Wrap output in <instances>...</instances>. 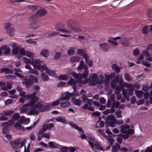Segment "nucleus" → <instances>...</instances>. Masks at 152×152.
<instances>
[{"label":"nucleus","instance_id":"obj_15","mask_svg":"<svg viewBox=\"0 0 152 152\" xmlns=\"http://www.w3.org/2000/svg\"><path fill=\"white\" fill-rule=\"evenodd\" d=\"M84 58H85L86 64H88L89 67H91L93 64L92 61L91 60L89 59V56L88 54H86L84 56Z\"/></svg>","mask_w":152,"mask_h":152},{"label":"nucleus","instance_id":"obj_33","mask_svg":"<svg viewBox=\"0 0 152 152\" xmlns=\"http://www.w3.org/2000/svg\"><path fill=\"white\" fill-rule=\"evenodd\" d=\"M148 26H145L142 29L141 32L144 35H147L149 32V30L147 29Z\"/></svg>","mask_w":152,"mask_h":152},{"label":"nucleus","instance_id":"obj_51","mask_svg":"<svg viewBox=\"0 0 152 152\" xmlns=\"http://www.w3.org/2000/svg\"><path fill=\"white\" fill-rule=\"evenodd\" d=\"M121 111L120 110L117 111L115 112V114L117 118H121Z\"/></svg>","mask_w":152,"mask_h":152},{"label":"nucleus","instance_id":"obj_10","mask_svg":"<svg viewBox=\"0 0 152 152\" xmlns=\"http://www.w3.org/2000/svg\"><path fill=\"white\" fill-rule=\"evenodd\" d=\"M101 49L104 51L107 52L109 50V47L107 42H104L99 44Z\"/></svg>","mask_w":152,"mask_h":152},{"label":"nucleus","instance_id":"obj_62","mask_svg":"<svg viewBox=\"0 0 152 152\" xmlns=\"http://www.w3.org/2000/svg\"><path fill=\"white\" fill-rule=\"evenodd\" d=\"M113 103H114V107H115V108H118L120 105L119 102L118 101L113 102Z\"/></svg>","mask_w":152,"mask_h":152},{"label":"nucleus","instance_id":"obj_21","mask_svg":"<svg viewBox=\"0 0 152 152\" xmlns=\"http://www.w3.org/2000/svg\"><path fill=\"white\" fill-rule=\"evenodd\" d=\"M60 104L61 107L63 108L69 107L70 105V103L68 101H66L64 102L60 103L58 101V104Z\"/></svg>","mask_w":152,"mask_h":152},{"label":"nucleus","instance_id":"obj_14","mask_svg":"<svg viewBox=\"0 0 152 152\" xmlns=\"http://www.w3.org/2000/svg\"><path fill=\"white\" fill-rule=\"evenodd\" d=\"M64 27V25L63 24L61 23H59L58 25V31L63 32H65L66 33H69L70 32V31L67 30L63 29Z\"/></svg>","mask_w":152,"mask_h":152},{"label":"nucleus","instance_id":"obj_26","mask_svg":"<svg viewBox=\"0 0 152 152\" xmlns=\"http://www.w3.org/2000/svg\"><path fill=\"white\" fill-rule=\"evenodd\" d=\"M40 55L45 58L47 57L49 55L48 50L45 49L42 50L41 52Z\"/></svg>","mask_w":152,"mask_h":152},{"label":"nucleus","instance_id":"obj_7","mask_svg":"<svg viewBox=\"0 0 152 152\" xmlns=\"http://www.w3.org/2000/svg\"><path fill=\"white\" fill-rule=\"evenodd\" d=\"M106 126H107V124L110 122L116 121L115 117L113 114L108 115L105 119Z\"/></svg>","mask_w":152,"mask_h":152},{"label":"nucleus","instance_id":"obj_5","mask_svg":"<svg viewBox=\"0 0 152 152\" xmlns=\"http://www.w3.org/2000/svg\"><path fill=\"white\" fill-rule=\"evenodd\" d=\"M37 93V92L36 91L32 93L31 95L27 94L26 95V92L23 91L22 92H21L19 93V95L21 97L25 98L27 100L32 99V101H37L39 99V98L36 96Z\"/></svg>","mask_w":152,"mask_h":152},{"label":"nucleus","instance_id":"obj_53","mask_svg":"<svg viewBox=\"0 0 152 152\" xmlns=\"http://www.w3.org/2000/svg\"><path fill=\"white\" fill-rule=\"evenodd\" d=\"M60 148V151L61 152H67L68 150V147L61 146V148Z\"/></svg>","mask_w":152,"mask_h":152},{"label":"nucleus","instance_id":"obj_23","mask_svg":"<svg viewBox=\"0 0 152 152\" xmlns=\"http://www.w3.org/2000/svg\"><path fill=\"white\" fill-rule=\"evenodd\" d=\"M72 100L74 105L79 106L81 104V101L80 99L72 97Z\"/></svg>","mask_w":152,"mask_h":152},{"label":"nucleus","instance_id":"obj_41","mask_svg":"<svg viewBox=\"0 0 152 152\" xmlns=\"http://www.w3.org/2000/svg\"><path fill=\"white\" fill-rule=\"evenodd\" d=\"M18 53L20 56H25L26 52L24 48H20V49Z\"/></svg>","mask_w":152,"mask_h":152},{"label":"nucleus","instance_id":"obj_46","mask_svg":"<svg viewBox=\"0 0 152 152\" xmlns=\"http://www.w3.org/2000/svg\"><path fill=\"white\" fill-rule=\"evenodd\" d=\"M12 118L15 121L18 120L20 117L19 114L17 113H14L12 116Z\"/></svg>","mask_w":152,"mask_h":152},{"label":"nucleus","instance_id":"obj_3","mask_svg":"<svg viewBox=\"0 0 152 152\" xmlns=\"http://www.w3.org/2000/svg\"><path fill=\"white\" fill-rule=\"evenodd\" d=\"M10 144L11 148L14 150L17 149L18 148H21L25 145L24 140L22 141V139L20 138L11 141Z\"/></svg>","mask_w":152,"mask_h":152},{"label":"nucleus","instance_id":"obj_29","mask_svg":"<svg viewBox=\"0 0 152 152\" xmlns=\"http://www.w3.org/2000/svg\"><path fill=\"white\" fill-rule=\"evenodd\" d=\"M16 92V91L15 89H13L9 91V94L11 95L10 97L12 98L15 99L17 97V95H15V94Z\"/></svg>","mask_w":152,"mask_h":152},{"label":"nucleus","instance_id":"obj_31","mask_svg":"<svg viewBox=\"0 0 152 152\" xmlns=\"http://www.w3.org/2000/svg\"><path fill=\"white\" fill-rule=\"evenodd\" d=\"M88 74V71H84L83 73L80 75V79L82 78H86L87 77Z\"/></svg>","mask_w":152,"mask_h":152},{"label":"nucleus","instance_id":"obj_32","mask_svg":"<svg viewBox=\"0 0 152 152\" xmlns=\"http://www.w3.org/2000/svg\"><path fill=\"white\" fill-rule=\"evenodd\" d=\"M70 93L67 91L65 92V95L63 96L62 98V101L66 100H69L70 99Z\"/></svg>","mask_w":152,"mask_h":152},{"label":"nucleus","instance_id":"obj_50","mask_svg":"<svg viewBox=\"0 0 152 152\" xmlns=\"http://www.w3.org/2000/svg\"><path fill=\"white\" fill-rule=\"evenodd\" d=\"M75 51L72 49H69L67 51V54L68 55L70 56L75 54Z\"/></svg>","mask_w":152,"mask_h":152},{"label":"nucleus","instance_id":"obj_11","mask_svg":"<svg viewBox=\"0 0 152 152\" xmlns=\"http://www.w3.org/2000/svg\"><path fill=\"white\" fill-rule=\"evenodd\" d=\"M10 45L12 47H14L12 50V54L14 55H17L20 49L19 46H17L15 47V43H13V44Z\"/></svg>","mask_w":152,"mask_h":152},{"label":"nucleus","instance_id":"obj_56","mask_svg":"<svg viewBox=\"0 0 152 152\" xmlns=\"http://www.w3.org/2000/svg\"><path fill=\"white\" fill-rule=\"evenodd\" d=\"M71 74L73 76L77 79H80V75L76 73L75 72H72Z\"/></svg>","mask_w":152,"mask_h":152},{"label":"nucleus","instance_id":"obj_4","mask_svg":"<svg viewBox=\"0 0 152 152\" xmlns=\"http://www.w3.org/2000/svg\"><path fill=\"white\" fill-rule=\"evenodd\" d=\"M37 102L32 101V99L30 100L29 102L25 104L20 108V112L21 113H26L30 109V111L32 107L35 104V103Z\"/></svg>","mask_w":152,"mask_h":152},{"label":"nucleus","instance_id":"obj_40","mask_svg":"<svg viewBox=\"0 0 152 152\" xmlns=\"http://www.w3.org/2000/svg\"><path fill=\"white\" fill-rule=\"evenodd\" d=\"M77 25L76 26H73L72 28H71L70 29L76 32H78L81 31V28H79Z\"/></svg>","mask_w":152,"mask_h":152},{"label":"nucleus","instance_id":"obj_61","mask_svg":"<svg viewBox=\"0 0 152 152\" xmlns=\"http://www.w3.org/2000/svg\"><path fill=\"white\" fill-rule=\"evenodd\" d=\"M142 63L143 65L147 67H150L151 66V64L143 60L142 61Z\"/></svg>","mask_w":152,"mask_h":152},{"label":"nucleus","instance_id":"obj_63","mask_svg":"<svg viewBox=\"0 0 152 152\" xmlns=\"http://www.w3.org/2000/svg\"><path fill=\"white\" fill-rule=\"evenodd\" d=\"M25 118V117H24V116H21L18 121L21 124H23L24 123Z\"/></svg>","mask_w":152,"mask_h":152},{"label":"nucleus","instance_id":"obj_9","mask_svg":"<svg viewBox=\"0 0 152 152\" xmlns=\"http://www.w3.org/2000/svg\"><path fill=\"white\" fill-rule=\"evenodd\" d=\"M120 42L122 45L126 47L128 46L130 44L129 39L126 37H124Z\"/></svg>","mask_w":152,"mask_h":152},{"label":"nucleus","instance_id":"obj_55","mask_svg":"<svg viewBox=\"0 0 152 152\" xmlns=\"http://www.w3.org/2000/svg\"><path fill=\"white\" fill-rule=\"evenodd\" d=\"M142 91H139L138 90H136L135 91V94L136 96L137 97H140L142 95Z\"/></svg>","mask_w":152,"mask_h":152},{"label":"nucleus","instance_id":"obj_20","mask_svg":"<svg viewBox=\"0 0 152 152\" xmlns=\"http://www.w3.org/2000/svg\"><path fill=\"white\" fill-rule=\"evenodd\" d=\"M12 83L11 82H7V86H3V87H1V88L3 90H7L8 89H10L12 88Z\"/></svg>","mask_w":152,"mask_h":152},{"label":"nucleus","instance_id":"obj_44","mask_svg":"<svg viewBox=\"0 0 152 152\" xmlns=\"http://www.w3.org/2000/svg\"><path fill=\"white\" fill-rule=\"evenodd\" d=\"M29 77L35 83H37L38 81V79L37 77L33 75H30Z\"/></svg>","mask_w":152,"mask_h":152},{"label":"nucleus","instance_id":"obj_48","mask_svg":"<svg viewBox=\"0 0 152 152\" xmlns=\"http://www.w3.org/2000/svg\"><path fill=\"white\" fill-rule=\"evenodd\" d=\"M12 24L11 23H5L4 27L6 29V31L10 28Z\"/></svg>","mask_w":152,"mask_h":152},{"label":"nucleus","instance_id":"obj_39","mask_svg":"<svg viewBox=\"0 0 152 152\" xmlns=\"http://www.w3.org/2000/svg\"><path fill=\"white\" fill-rule=\"evenodd\" d=\"M58 79L59 80H68L67 76L66 75H60L58 77Z\"/></svg>","mask_w":152,"mask_h":152},{"label":"nucleus","instance_id":"obj_24","mask_svg":"<svg viewBox=\"0 0 152 152\" xmlns=\"http://www.w3.org/2000/svg\"><path fill=\"white\" fill-rule=\"evenodd\" d=\"M14 112L13 110L4 111L2 112L1 114L7 116H10L13 114Z\"/></svg>","mask_w":152,"mask_h":152},{"label":"nucleus","instance_id":"obj_28","mask_svg":"<svg viewBox=\"0 0 152 152\" xmlns=\"http://www.w3.org/2000/svg\"><path fill=\"white\" fill-rule=\"evenodd\" d=\"M80 60V58L77 56H72L70 59L71 62H78Z\"/></svg>","mask_w":152,"mask_h":152},{"label":"nucleus","instance_id":"obj_12","mask_svg":"<svg viewBox=\"0 0 152 152\" xmlns=\"http://www.w3.org/2000/svg\"><path fill=\"white\" fill-rule=\"evenodd\" d=\"M36 12V15H39V16H43L45 15L47 12L46 10L43 9L39 8Z\"/></svg>","mask_w":152,"mask_h":152},{"label":"nucleus","instance_id":"obj_8","mask_svg":"<svg viewBox=\"0 0 152 152\" xmlns=\"http://www.w3.org/2000/svg\"><path fill=\"white\" fill-rule=\"evenodd\" d=\"M22 83L25 85L26 88H31L33 84V81L29 79H25L23 80Z\"/></svg>","mask_w":152,"mask_h":152},{"label":"nucleus","instance_id":"obj_17","mask_svg":"<svg viewBox=\"0 0 152 152\" xmlns=\"http://www.w3.org/2000/svg\"><path fill=\"white\" fill-rule=\"evenodd\" d=\"M40 61L39 59H36L35 60L34 62H33L32 63V64L34 67V68L36 69H38L40 70L39 69H37L36 67H39L40 68V66H44V65H42L39 64L40 63Z\"/></svg>","mask_w":152,"mask_h":152},{"label":"nucleus","instance_id":"obj_52","mask_svg":"<svg viewBox=\"0 0 152 152\" xmlns=\"http://www.w3.org/2000/svg\"><path fill=\"white\" fill-rule=\"evenodd\" d=\"M116 82L115 81V80H112L110 82V86L112 88H115V86H116V85L115 84Z\"/></svg>","mask_w":152,"mask_h":152},{"label":"nucleus","instance_id":"obj_36","mask_svg":"<svg viewBox=\"0 0 152 152\" xmlns=\"http://www.w3.org/2000/svg\"><path fill=\"white\" fill-rule=\"evenodd\" d=\"M41 79L44 81H48L49 79V77L44 73H42L41 77Z\"/></svg>","mask_w":152,"mask_h":152},{"label":"nucleus","instance_id":"obj_34","mask_svg":"<svg viewBox=\"0 0 152 152\" xmlns=\"http://www.w3.org/2000/svg\"><path fill=\"white\" fill-rule=\"evenodd\" d=\"M67 84L71 86L73 85V86L76 85L77 84V82L75 81L73 79L71 78L67 82Z\"/></svg>","mask_w":152,"mask_h":152},{"label":"nucleus","instance_id":"obj_59","mask_svg":"<svg viewBox=\"0 0 152 152\" xmlns=\"http://www.w3.org/2000/svg\"><path fill=\"white\" fill-rule=\"evenodd\" d=\"M50 133H44L42 134V137H43L46 138L47 139L49 138L50 137Z\"/></svg>","mask_w":152,"mask_h":152},{"label":"nucleus","instance_id":"obj_27","mask_svg":"<svg viewBox=\"0 0 152 152\" xmlns=\"http://www.w3.org/2000/svg\"><path fill=\"white\" fill-rule=\"evenodd\" d=\"M15 127L16 129L18 130L25 131V129L24 126H22L18 122L16 123L15 125Z\"/></svg>","mask_w":152,"mask_h":152},{"label":"nucleus","instance_id":"obj_37","mask_svg":"<svg viewBox=\"0 0 152 152\" xmlns=\"http://www.w3.org/2000/svg\"><path fill=\"white\" fill-rule=\"evenodd\" d=\"M14 123V121L12 119L9 120L8 122L3 123L2 124V126L5 125L11 126Z\"/></svg>","mask_w":152,"mask_h":152},{"label":"nucleus","instance_id":"obj_16","mask_svg":"<svg viewBox=\"0 0 152 152\" xmlns=\"http://www.w3.org/2000/svg\"><path fill=\"white\" fill-rule=\"evenodd\" d=\"M67 26L70 28H72L73 26H76L77 25V23L73 19H71L68 20L67 22Z\"/></svg>","mask_w":152,"mask_h":152},{"label":"nucleus","instance_id":"obj_19","mask_svg":"<svg viewBox=\"0 0 152 152\" xmlns=\"http://www.w3.org/2000/svg\"><path fill=\"white\" fill-rule=\"evenodd\" d=\"M48 129V124H45L43 125L42 129H40L38 132V135L42 134L43 132H45Z\"/></svg>","mask_w":152,"mask_h":152},{"label":"nucleus","instance_id":"obj_13","mask_svg":"<svg viewBox=\"0 0 152 152\" xmlns=\"http://www.w3.org/2000/svg\"><path fill=\"white\" fill-rule=\"evenodd\" d=\"M1 49L4 51V53L8 55L10 52L11 49L7 45H3L1 47Z\"/></svg>","mask_w":152,"mask_h":152},{"label":"nucleus","instance_id":"obj_42","mask_svg":"<svg viewBox=\"0 0 152 152\" xmlns=\"http://www.w3.org/2000/svg\"><path fill=\"white\" fill-rule=\"evenodd\" d=\"M120 128L121 129L120 131L121 133L123 134L126 133L127 131L124 130L125 129H126V126L125 125H121L120 126Z\"/></svg>","mask_w":152,"mask_h":152},{"label":"nucleus","instance_id":"obj_2","mask_svg":"<svg viewBox=\"0 0 152 152\" xmlns=\"http://www.w3.org/2000/svg\"><path fill=\"white\" fill-rule=\"evenodd\" d=\"M28 23L30 28L34 29H36L40 26V22L36 15H33L30 18Z\"/></svg>","mask_w":152,"mask_h":152},{"label":"nucleus","instance_id":"obj_43","mask_svg":"<svg viewBox=\"0 0 152 152\" xmlns=\"http://www.w3.org/2000/svg\"><path fill=\"white\" fill-rule=\"evenodd\" d=\"M124 78L126 80L129 81L132 80V77L129 74L125 73L124 74Z\"/></svg>","mask_w":152,"mask_h":152},{"label":"nucleus","instance_id":"obj_18","mask_svg":"<svg viewBox=\"0 0 152 152\" xmlns=\"http://www.w3.org/2000/svg\"><path fill=\"white\" fill-rule=\"evenodd\" d=\"M7 33L10 36H13L14 35L15 30L14 28L11 27L6 31Z\"/></svg>","mask_w":152,"mask_h":152},{"label":"nucleus","instance_id":"obj_1","mask_svg":"<svg viewBox=\"0 0 152 152\" xmlns=\"http://www.w3.org/2000/svg\"><path fill=\"white\" fill-rule=\"evenodd\" d=\"M51 107L50 104H46L44 106H43L39 103H37L31 108V110L28 112L29 115H32L38 113L39 111H45L50 109Z\"/></svg>","mask_w":152,"mask_h":152},{"label":"nucleus","instance_id":"obj_22","mask_svg":"<svg viewBox=\"0 0 152 152\" xmlns=\"http://www.w3.org/2000/svg\"><path fill=\"white\" fill-rule=\"evenodd\" d=\"M27 7L31 11L33 12L38 10L40 8L39 6L37 5H28Z\"/></svg>","mask_w":152,"mask_h":152},{"label":"nucleus","instance_id":"obj_35","mask_svg":"<svg viewBox=\"0 0 152 152\" xmlns=\"http://www.w3.org/2000/svg\"><path fill=\"white\" fill-rule=\"evenodd\" d=\"M95 142V143L94 144V147L96 150L104 151V149L103 147L101 146L96 141Z\"/></svg>","mask_w":152,"mask_h":152},{"label":"nucleus","instance_id":"obj_54","mask_svg":"<svg viewBox=\"0 0 152 152\" xmlns=\"http://www.w3.org/2000/svg\"><path fill=\"white\" fill-rule=\"evenodd\" d=\"M2 132L3 134H5L9 132V130L7 127H4L2 129Z\"/></svg>","mask_w":152,"mask_h":152},{"label":"nucleus","instance_id":"obj_38","mask_svg":"<svg viewBox=\"0 0 152 152\" xmlns=\"http://www.w3.org/2000/svg\"><path fill=\"white\" fill-rule=\"evenodd\" d=\"M86 52L85 50L82 49H78L77 51V53L80 56H83V57L86 54Z\"/></svg>","mask_w":152,"mask_h":152},{"label":"nucleus","instance_id":"obj_49","mask_svg":"<svg viewBox=\"0 0 152 152\" xmlns=\"http://www.w3.org/2000/svg\"><path fill=\"white\" fill-rule=\"evenodd\" d=\"M116 87H117L115 89V93L116 95H118L121 92V90L117 85H116Z\"/></svg>","mask_w":152,"mask_h":152},{"label":"nucleus","instance_id":"obj_64","mask_svg":"<svg viewBox=\"0 0 152 152\" xmlns=\"http://www.w3.org/2000/svg\"><path fill=\"white\" fill-rule=\"evenodd\" d=\"M133 54L135 56L138 55L139 53V51L138 49L136 48L134 49L133 51Z\"/></svg>","mask_w":152,"mask_h":152},{"label":"nucleus","instance_id":"obj_47","mask_svg":"<svg viewBox=\"0 0 152 152\" xmlns=\"http://www.w3.org/2000/svg\"><path fill=\"white\" fill-rule=\"evenodd\" d=\"M34 54L33 53L30 51H27L26 52L25 56L28 57L32 58L34 56Z\"/></svg>","mask_w":152,"mask_h":152},{"label":"nucleus","instance_id":"obj_45","mask_svg":"<svg viewBox=\"0 0 152 152\" xmlns=\"http://www.w3.org/2000/svg\"><path fill=\"white\" fill-rule=\"evenodd\" d=\"M28 72L32 74L36 75H39L38 72L37 71L33 69L32 68H31L30 70H29Z\"/></svg>","mask_w":152,"mask_h":152},{"label":"nucleus","instance_id":"obj_57","mask_svg":"<svg viewBox=\"0 0 152 152\" xmlns=\"http://www.w3.org/2000/svg\"><path fill=\"white\" fill-rule=\"evenodd\" d=\"M29 137L31 140L32 141H34L36 139L35 136L33 133L29 135Z\"/></svg>","mask_w":152,"mask_h":152},{"label":"nucleus","instance_id":"obj_30","mask_svg":"<svg viewBox=\"0 0 152 152\" xmlns=\"http://www.w3.org/2000/svg\"><path fill=\"white\" fill-rule=\"evenodd\" d=\"M112 69L114 70L117 73L120 72V67L116 64H113L112 66Z\"/></svg>","mask_w":152,"mask_h":152},{"label":"nucleus","instance_id":"obj_58","mask_svg":"<svg viewBox=\"0 0 152 152\" xmlns=\"http://www.w3.org/2000/svg\"><path fill=\"white\" fill-rule=\"evenodd\" d=\"M13 102V100L12 99H7L4 101V103L5 104L7 105H9L12 103Z\"/></svg>","mask_w":152,"mask_h":152},{"label":"nucleus","instance_id":"obj_60","mask_svg":"<svg viewBox=\"0 0 152 152\" xmlns=\"http://www.w3.org/2000/svg\"><path fill=\"white\" fill-rule=\"evenodd\" d=\"M145 102L144 100L143 99H141L139 101L136 102V104L137 105H140L143 104Z\"/></svg>","mask_w":152,"mask_h":152},{"label":"nucleus","instance_id":"obj_6","mask_svg":"<svg viewBox=\"0 0 152 152\" xmlns=\"http://www.w3.org/2000/svg\"><path fill=\"white\" fill-rule=\"evenodd\" d=\"M40 68L39 67H36L37 69H39L40 71L41 72H43L44 70L46 71V73L48 75L50 76H52V77H55V72L53 70H52L49 69H48L47 66L46 65H44V66H40Z\"/></svg>","mask_w":152,"mask_h":152},{"label":"nucleus","instance_id":"obj_25","mask_svg":"<svg viewBox=\"0 0 152 152\" xmlns=\"http://www.w3.org/2000/svg\"><path fill=\"white\" fill-rule=\"evenodd\" d=\"M1 71L2 73H4L6 74H12L13 71L8 68H4L1 70Z\"/></svg>","mask_w":152,"mask_h":152}]
</instances>
